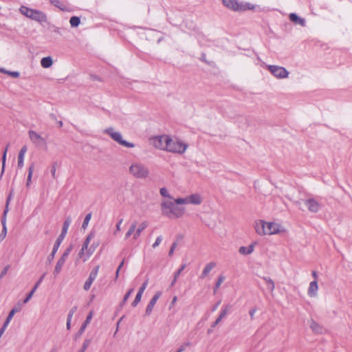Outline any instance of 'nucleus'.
<instances>
[{
    "mask_svg": "<svg viewBox=\"0 0 352 352\" xmlns=\"http://www.w3.org/2000/svg\"><path fill=\"white\" fill-rule=\"evenodd\" d=\"M289 18L292 22L295 24L300 25L302 27H305L306 22L305 19L298 16L296 13H291Z\"/></svg>",
    "mask_w": 352,
    "mask_h": 352,
    "instance_id": "aec40b11",
    "label": "nucleus"
},
{
    "mask_svg": "<svg viewBox=\"0 0 352 352\" xmlns=\"http://www.w3.org/2000/svg\"><path fill=\"white\" fill-rule=\"evenodd\" d=\"M142 296V294H141L140 293H137L135 298L134 300L133 301L131 305L134 307H136L138 305V304L140 302Z\"/></svg>",
    "mask_w": 352,
    "mask_h": 352,
    "instance_id": "4c0bfd02",
    "label": "nucleus"
},
{
    "mask_svg": "<svg viewBox=\"0 0 352 352\" xmlns=\"http://www.w3.org/2000/svg\"><path fill=\"white\" fill-rule=\"evenodd\" d=\"M224 280V277L221 276L219 277L215 285H214V292H216V291L219 289V287L221 286V283L223 282Z\"/></svg>",
    "mask_w": 352,
    "mask_h": 352,
    "instance_id": "58836bf2",
    "label": "nucleus"
},
{
    "mask_svg": "<svg viewBox=\"0 0 352 352\" xmlns=\"http://www.w3.org/2000/svg\"><path fill=\"white\" fill-rule=\"evenodd\" d=\"M91 218V212L88 213L85 216V217L84 219V221H83V223H82V228L84 230H85L87 228L89 222Z\"/></svg>",
    "mask_w": 352,
    "mask_h": 352,
    "instance_id": "c9c22d12",
    "label": "nucleus"
},
{
    "mask_svg": "<svg viewBox=\"0 0 352 352\" xmlns=\"http://www.w3.org/2000/svg\"><path fill=\"white\" fill-rule=\"evenodd\" d=\"M176 199L174 201H163L161 204L162 214L169 219H178L185 211V208L178 206Z\"/></svg>",
    "mask_w": 352,
    "mask_h": 352,
    "instance_id": "f257e3e1",
    "label": "nucleus"
},
{
    "mask_svg": "<svg viewBox=\"0 0 352 352\" xmlns=\"http://www.w3.org/2000/svg\"><path fill=\"white\" fill-rule=\"evenodd\" d=\"M104 133L108 134L115 142L127 148H133L135 146L134 144L124 140L122 134L118 131H115L113 127L105 129Z\"/></svg>",
    "mask_w": 352,
    "mask_h": 352,
    "instance_id": "6e6552de",
    "label": "nucleus"
},
{
    "mask_svg": "<svg viewBox=\"0 0 352 352\" xmlns=\"http://www.w3.org/2000/svg\"><path fill=\"white\" fill-rule=\"evenodd\" d=\"M202 202V198L198 193L192 194L184 198H177L176 203L178 204H194L199 205Z\"/></svg>",
    "mask_w": 352,
    "mask_h": 352,
    "instance_id": "9d476101",
    "label": "nucleus"
},
{
    "mask_svg": "<svg viewBox=\"0 0 352 352\" xmlns=\"http://www.w3.org/2000/svg\"><path fill=\"white\" fill-rule=\"evenodd\" d=\"M56 163L53 164V165L52 166V168H51V173H52V177L54 178H55V177H56Z\"/></svg>",
    "mask_w": 352,
    "mask_h": 352,
    "instance_id": "4d7b16f0",
    "label": "nucleus"
},
{
    "mask_svg": "<svg viewBox=\"0 0 352 352\" xmlns=\"http://www.w3.org/2000/svg\"><path fill=\"white\" fill-rule=\"evenodd\" d=\"M91 342V339H85L84 340V342L81 346V349L78 352H85L88 346H89L90 343Z\"/></svg>",
    "mask_w": 352,
    "mask_h": 352,
    "instance_id": "f704fd0d",
    "label": "nucleus"
},
{
    "mask_svg": "<svg viewBox=\"0 0 352 352\" xmlns=\"http://www.w3.org/2000/svg\"><path fill=\"white\" fill-rule=\"evenodd\" d=\"M24 156L19 155H18V163L17 166L19 168H23L24 165Z\"/></svg>",
    "mask_w": 352,
    "mask_h": 352,
    "instance_id": "79ce46f5",
    "label": "nucleus"
},
{
    "mask_svg": "<svg viewBox=\"0 0 352 352\" xmlns=\"http://www.w3.org/2000/svg\"><path fill=\"white\" fill-rule=\"evenodd\" d=\"M34 168V164L32 163L28 168V178H27V182H26L27 187L30 186V183L32 182V177Z\"/></svg>",
    "mask_w": 352,
    "mask_h": 352,
    "instance_id": "c85d7f7f",
    "label": "nucleus"
},
{
    "mask_svg": "<svg viewBox=\"0 0 352 352\" xmlns=\"http://www.w3.org/2000/svg\"><path fill=\"white\" fill-rule=\"evenodd\" d=\"M190 345V343L189 342H186L177 349V352H183L184 351H185L186 346H189Z\"/></svg>",
    "mask_w": 352,
    "mask_h": 352,
    "instance_id": "3c124183",
    "label": "nucleus"
},
{
    "mask_svg": "<svg viewBox=\"0 0 352 352\" xmlns=\"http://www.w3.org/2000/svg\"><path fill=\"white\" fill-rule=\"evenodd\" d=\"M122 221H123V219H120L118 221V222L117 223L116 226V230H115V232H114V234H115V235H116V234H117V232H120V230H121L120 226H121V224H122Z\"/></svg>",
    "mask_w": 352,
    "mask_h": 352,
    "instance_id": "09e8293b",
    "label": "nucleus"
},
{
    "mask_svg": "<svg viewBox=\"0 0 352 352\" xmlns=\"http://www.w3.org/2000/svg\"><path fill=\"white\" fill-rule=\"evenodd\" d=\"M8 146H7L3 151V156H2V168H1V177H2L3 174L5 170V165H6V154L8 151Z\"/></svg>",
    "mask_w": 352,
    "mask_h": 352,
    "instance_id": "2f4dec72",
    "label": "nucleus"
},
{
    "mask_svg": "<svg viewBox=\"0 0 352 352\" xmlns=\"http://www.w3.org/2000/svg\"><path fill=\"white\" fill-rule=\"evenodd\" d=\"M147 285H148V280H146L143 283L142 285H141V287L139 288L138 291V293H140L141 294H143L144 290L146 289V287H147Z\"/></svg>",
    "mask_w": 352,
    "mask_h": 352,
    "instance_id": "c03bdc74",
    "label": "nucleus"
},
{
    "mask_svg": "<svg viewBox=\"0 0 352 352\" xmlns=\"http://www.w3.org/2000/svg\"><path fill=\"white\" fill-rule=\"evenodd\" d=\"M312 276H313V277L315 279L314 280H317V279H318V274H317V272L316 271H313L312 272Z\"/></svg>",
    "mask_w": 352,
    "mask_h": 352,
    "instance_id": "680f3d73",
    "label": "nucleus"
},
{
    "mask_svg": "<svg viewBox=\"0 0 352 352\" xmlns=\"http://www.w3.org/2000/svg\"><path fill=\"white\" fill-rule=\"evenodd\" d=\"M186 264H183L180 267L179 269L175 272L174 274V276H175V278H178L179 276L180 275V274L182 272V271L186 268Z\"/></svg>",
    "mask_w": 352,
    "mask_h": 352,
    "instance_id": "de8ad7c7",
    "label": "nucleus"
},
{
    "mask_svg": "<svg viewBox=\"0 0 352 352\" xmlns=\"http://www.w3.org/2000/svg\"><path fill=\"white\" fill-rule=\"evenodd\" d=\"M71 222H72V219L69 217H68L65 219V220L63 223V228H62L61 233L56 239V241L55 243L54 244L52 251L47 258V261L49 263H50L53 261L56 253L57 252L61 243L63 242V239L65 237V235L67 232L69 226L71 224Z\"/></svg>",
    "mask_w": 352,
    "mask_h": 352,
    "instance_id": "7ed1b4c3",
    "label": "nucleus"
},
{
    "mask_svg": "<svg viewBox=\"0 0 352 352\" xmlns=\"http://www.w3.org/2000/svg\"><path fill=\"white\" fill-rule=\"evenodd\" d=\"M77 306H74L69 311V314L67 315V318L68 320H72L74 314H75V312L77 311Z\"/></svg>",
    "mask_w": 352,
    "mask_h": 352,
    "instance_id": "a19ab883",
    "label": "nucleus"
},
{
    "mask_svg": "<svg viewBox=\"0 0 352 352\" xmlns=\"http://www.w3.org/2000/svg\"><path fill=\"white\" fill-rule=\"evenodd\" d=\"M137 221H133L131 225L130 226V228H129L128 231L125 234V239H129L132 234L133 235L135 232V228L137 227Z\"/></svg>",
    "mask_w": 352,
    "mask_h": 352,
    "instance_id": "a878e982",
    "label": "nucleus"
},
{
    "mask_svg": "<svg viewBox=\"0 0 352 352\" xmlns=\"http://www.w3.org/2000/svg\"><path fill=\"white\" fill-rule=\"evenodd\" d=\"M187 147L188 145L186 144L177 140H173L170 138V141L168 142L166 151L182 154L186 151Z\"/></svg>",
    "mask_w": 352,
    "mask_h": 352,
    "instance_id": "1a4fd4ad",
    "label": "nucleus"
},
{
    "mask_svg": "<svg viewBox=\"0 0 352 352\" xmlns=\"http://www.w3.org/2000/svg\"><path fill=\"white\" fill-rule=\"evenodd\" d=\"M232 305L230 304L223 305L221 309L220 314L215 321L211 324L212 328H215L228 314L231 313Z\"/></svg>",
    "mask_w": 352,
    "mask_h": 352,
    "instance_id": "4468645a",
    "label": "nucleus"
},
{
    "mask_svg": "<svg viewBox=\"0 0 352 352\" xmlns=\"http://www.w3.org/2000/svg\"><path fill=\"white\" fill-rule=\"evenodd\" d=\"M99 269H100V266L96 265L90 272L89 277L87 279V280L85 281L84 286H83V289L85 291H88L90 289L93 282L96 280V278L98 276Z\"/></svg>",
    "mask_w": 352,
    "mask_h": 352,
    "instance_id": "2eb2a0df",
    "label": "nucleus"
},
{
    "mask_svg": "<svg viewBox=\"0 0 352 352\" xmlns=\"http://www.w3.org/2000/svg\"><path fill=\"white\" fill-rule=\"evenodd\" d=\"M257 309L256 307H254V308H252L250 311H249V314H250V318L251 320H253L254 319V314L256 312Z\"/></svg>",
    "mask_w": 352,
    "mask_h": 352,
    "instance_id": "864d4df0",
    "label": "nucleus"
},
{
    "mask_svg": "<svg viewBox=\"0 0 352 352\" xmlns=\"http://www.w3.org/2000/svg\"><path fill=\"white\" fill-rule=\"evenodd\" d=\"M52 63L53 60L50 56L44 57L41 60V65L43 68H49Z\"/></svg>",
    "mask_w": 352,
    "mask_h": 352,
    "instance_id": "393cba45",
    "label": "nucleus"
},
{
    "mask_svg": "<svg viewBox=\"0 0 352 352\" xmlns=\"http://www.w3.org/2000/svg\"><path fill=\"white\" fill-rule=\"evenodd\" d=\"M19 10L23 15L29 19L39 23H44L47 21L46 15L40 10L32 9L24 6H21Z\"/></svg>",
    "mask_w": 352,
    "mask_h": 352,
    "instance_id": "39448f33",
    "label": "nucleus"
},
{
    "mask_svg": "<svg viewBox=\"0 0 352 352\" xmlns=\"http://www.w3.org/2000/svg\"><path fill=\"white\" fill-rule=\"evenodd\" d=\"M177 244H178L177 241H174L173 243V244H172V245H171V247L170 248V250L168 252V256H171L173 254V252H174L175 248H177Z\"/></svg>",
    "mask_w": 352,
    "mask_h": 352,
    "instance_id": "a18cd8bd",
    "label": "nucleus"
},
{
    "mask_svg": "<svg viewBox=\"0 0 352 352\" xmlns=\"http://www.w3.org/2000/svg\"><path fill=\"white\" fill-rule=\"evenodd\" d=\"M309 326L313 331L318 333L322 332V327L314 320H311Z\"/></svg>",
    "mask_w": 352,
    "mask_h": 352,
    "instance_id": "cd10ccee",
    "label": "nucleus"
},
{
    "mask_svg": "<svg viewBox=\"0 0 352 352\" xmlns=\"http://www.w3.org/2000/svg\"><path fill=\"white\" fill-rule=\"evenodd\" d=\"M129 173L138 179H145L149 175L147 166L142 163H133L129 167Z\"/></svg>",
    "mask_w": 352,
    "mask_h": 352,
    "instance_id": "0eeeda50",
    "label": "nucleus"
},
{
    "mask_svg": "<svg viewBox=\"0 0 352 352\" xmlns=\"http://www.w3.org/2000/svg\"><path fill=\"white\" fill-rule=\"evenodd\" d=\"M162 239H163L162 236L160 235V236H157V239H155V241L152 245L153 248H156L160 244Z\"/></svg>",
    "mask_w": 352,
    "mask_h": 352,
    "instance_id": "49530a36",
    "label": "nucleus"
},
{
    "mask_svg": "<svg viewBox=\"0 0 352 352\" xmlns=\"http://www.w3.org/2000/svg\"><path fill=\"white\" fill-rule=\"evenodd\" d=\"M221 303V301H218L212 308V311H214L217 307H219V305H220Z\"/></svg>",
    "mask_w": 352,
    "mask_h": 352,
    "instance_id": "052dcab7",
    "label": "nucleus"
},
{
    "mask_svg": "<svg viewBox=\"0 0 352 352\" xmlns=\"http://www.w3.org/2000/svg\"><path fill=\"white\" fill-rule=\"evenodd\" d=\"M217 264L215 262H210L204 268L201 275L199 276V278L204 279L206 278L208 274L216 267Z\"/></svg>",
    "mask_w": 352,
    "mask_h": 352,
    "instance_id": "6ab92c4d",
    "label": "nucleus"
},
{
    "mask_svg": "<svg viewBox=\"0 0 352 352\" xmlns=\"http://www.w3.org/2000/svg\"><path fill=\"white\" fill-rule=\"evenodd\" d=\"M321 199L322 198L320 197L309 195L307 198L302 199V202L310 212L317 213L323 207Z\"/></svg>",
    "mask_w": 352,
    "mask_h": 352,
    "instance_id": "423d86ee",
    "label": "nucleus"
},
{
    "mask_svg": "<svg viewBox=\"0 0 352 352\" xmlns=\"http://www.w3.org/2000/svg\"><path fill=\"white\" fill-rule=\"evenodd\" d=\"M10 269V265H6L3 270L1 271L0 274V279L2 278L8 272V270Z\"/></svg>",
    "mask_w": 352,
    "mask_h": 352,
    "instance_id": "8fccbe9b",
    "label": "nucleus"
},
{
    "mask_svg": "<svg viewBox=\"0 0 352 352\" xmlns=\"http://www.w3.org/2000/svg\"><path fill=\"white\" fill-rule=\"evenodd\" d=\"M72 245H69L63 252L61 257L59 258L60 260H62L65 262L67 258L68 257L69 254H70L71 251L72 250Z\"/></svg>",
    "mask_w": 352,
    "mask_h": 352,
    "instance_id": "473e14b6",
    "label": "nucleus"
},
{
    "mask_svg": "<svg viewBox=\"0 0 352 352\" xmlns=\"http://www.w3.org/2000/svg\"><path fill=\"white\" fill-rule=\"evenodd\" d=\"M7 74L14 78H18L20 76V73L19 72L8 71Z\"/></svg>",
    "mask_w": 352,
    "mask_h": 352,
    "instance_id": "603ef678",
    "label": "nucleus"
},
{
    "mask_svg": "<svg viewBox=\"0 0 352 352\" xmlns=\"http://www.w3.org/2000/svg\"><path fill=\"white\" fill-rule=\"evenodd\" d=\"M263 279L265 281L267 284V289L270 292H273L275 288V285L274 281L270 277H263Z\"/></svg>",
    "mask_w": 352,
    "mask_h": 352,
    "instance_id": "c756f323",
    "label": "nucleus"
},
{
    "mask_svg": "<svg viewBox=\"0 0 352 352\" xmlns=\"http://www.w3.org/2000/svg\"><path fill=\"white\" fill-rule=\"evenodd\" d=\"M27 149H28V148H27V146H23L21 148V150H20V151H19V155H21V156H24V157H25V153L27 152Z\"/></svg>",
    "mask_w": 352,
    "mask_h": 352,
    "instance_id": "5fc2aeb1",
    "label": "nucleus"
},
{
    "mask_svg": "<svg viewBox=\"0 0 352 352\" xmlns=\"http://www.w3.org/2000/svg\"><path fill=\"white\" fill-rule=\"evenodd\" d=\"M93 315H94V313L92 311H91L88 315L87 316V318H86V320L84 321V322L82 323V324L81 325V327H80L78 331V333L77 335L76 336V338L78 337V336H81L86 327H87V325L90 323L91 319H92V317H93Z\"/></svg>",
    "mask_w": 352,
    "mask_h": 352,
    "instance_id": "a211bd4d",
    "label": "nucleus"
},
{
    "mask_svg": "<svg viewBox=\"0 0 352 352\" xmlns=\"http://www.w3.org/2000/svg\"><path fill=\"white\" fill-rule=\"evenodd\" d=\"M267 69L277 78H285L289 75L287 70L281 66L271 65L267 66Z\"/></svg>",
    "mask_w": 352,
    "mask_h": 352,
    "instance_id": "f8f14e48",
    "label": "nucleus"
},
{
    "mask_svg": "<svg viewBox=\"0 0 352 352\" xmlns=\"http://www.w3.org/2000/svg\"><path fill=\"white\" fill-rule=\"evenodd\" d=\"M206 54L204 53H202L201 55V58H200V60L204 63H208V61L206 60Z\"/></svg>",
    "mask_w": 352,
    "mask_h": 352,
    "instance_id": "bf43d9fd",
    "label": "nucleus"
},
{
    "mask_svg": "<svg viewBox=\"0 0 352 352\" xmlns=\"http://www.w3.org/2000/svg\"><path fill=\"white\" fill-rule=\"evenodd\" d=\"M177 280V278H175V276H174L173 280H172V282L170 283L171 287H173L175 284Z\"/></svg>",
    "mask_w": 352,
    "mask_h": 352,
    "instance_id": "69168bd1",
    "label": "nucleus"
},
{
    "mask_svg": "<svg viewBox=\"0 0 352 352\" xmlns=\"http://www.w3.org/2000/svg\"><path fill=\"white\" fill-rule=\"evenodd\" d=\"M151 140L153 145L156 148L166 150L167 145L170 141V137L166 135H158L152 138Z\"/></svg>",
    "mask_w": 352,
    "mask_h": 352,
    "instance_id": "9b49d317",
    "label": "nucleus"
},
{
    "mask_svg": "<svg viewBox=\"0 0 352 352\" xmlns=\"http://www.w3.org/2000/svg\"><path fill=\"white\" fill-rule=\"evenodd\" d=\"M8 72V70H6V69L4 68H0V72L1 73H3V74H7V72Z\"/></svg>",
    "mask_w": 352,
    "mask_h": 352,
    "instance_id": "774afa93",
    "label": "nucleus"
},
{
    "mask_svg": "<svg viewBox=\"0 0 352 352\" xmlns=\"http://www.w3.org/2000/svg\"><path fill=\"white\" fill-rule=\"evenodd\" d=\"M177 300V296H174L172 300L171 305H173L176 302Z\"/></svg>",
    "mask_w": 352,
    "mask_h": 352,
    "instance_id": "338daca9",
    "label": "nucleus"
},
{
    "mask_svg": "<svg viewBox=\"0 0 352 352\" xmlns=\"http://www.w3.org/2000/svg\"><path fill=\"white\" fill-rule=\"evenodd\" d=\"M1 223L2 227L6 226V214H3V217L1 218Z\"/></svg>",
    "mask_w": 352,
    "mask_h": 352,
    "instance_id": "13d9d810",
    "label": "nucleus"
},
{
    "mask_svg": "<svg viewBox=\"0 0 352 352\" xmlns=\"http://www.w3.org/2000/svg\"><path fill=\"white\" fill-rule=\"evenodd\" d=\"M133 292V289H130L124 296L123 300L121 302V306H123L125 302L128 300L129 298L131 295V294Z\"/></svg>",
    "mask_w": 352,
    "mask_h": 352,
    "instance_id": "e433bc0d",
    "label": "nucleus"
},
{
    "mask_svg": "<svg viewBox=\"0 0 352 352\" xmlns=\"http://www.w3.org/2000/svg\"><path fill=\"white\" fill-rule=\"evenodd\" d=\"M281 226L274 222H266L263 220L256 223L255 230L257 234L260 235L275 234L280 231Z\"/></svg>",
    "mask_w": 352,
    "mask_h": 352,
    "instance_id": "f03ea898",
    "label": "nucleus"
},
{
    "mask_svg": "<svg viewBox=\"0 0 352 352\" xmlns=\"http://www.w3.org/2000/svg\"><path fill=\"white\" fill-rule=\"evenodd\" d=\"M124 261L123 260L121 263L120 264V265L118 266L117 270H116V279H117L118 278V276H119V272L120 270V269L122 268V267L124 265Z\"/></svg>",
    "mask_w": 352,
    "mask_h": 352,
    "instance_id": "6e6d98bb",
    "label": "nucleus"
},
{
    "mask_svg": "<svg viewBox=\"0 0 352 352\" xmlns=\"http://www.w3.org/2000/svg\"><path fill=\"white\" fill-rule=\"evenodd\" d=\"M160 193L163 197L171 198L170 195L168 193L166 188H161L160 190Z\"/></svg>",
    "mask_w": 352,
    "mask_h": 352,
    "instance_id": "ea45409f",
    "label": "nucleus"
},
{
    "mask_svg": "<svg viewBox=\"0 0 352 352\" xmlns=\"http://www.w3.org/2000/svg\"><path fill=\"white\" fill-rule=\"evenodd\" d=\"M161 295H162V292L158 291L152 297V298L149 301V302L146 308V310H145V314L146 316H149L151 314V312L153 309V307H155L157 300L160 298Z\"/></svg>",
    "mask_w": 352,
    "mask_h": 352,
    "instance_id": "dca6fc26",
    "label": "nucleus"
},
{
    "mask_svg": "<svg viewBox=\"0 0 352 352\" xmlns=\"http://www.w3.org/2000/svg\"><path fill=\"white\" fill-rule=\"evenodd\" d=\"M95 236V232H91L85 239V241L83 242V244L82 245V250H85L88 249V246L89 245V243L91 240Z\"/></svg>",
    "mask_w": 352,
    "mask_h": 352,
    "instance_id": "bb28decb",
    "label": "nucleus"
},
{
    "mask_svg": "<svg viewBox=\"0 0 352 352\" xmlns=\"http://www.w3.org/2000/svg\"><path fill=\"white\" fill-rule=\"evenodd\" d=\"M65 263V262L62 260H58L53 272V274L55 277H56L60 274Z\"/></svg>",
    "mask_w": 352,
    "mask_h": 352,
    "instance_id": "b1692460",
    "label": "nucleus"
},
{
    "mask_svg": "<svg viewBox=\"0 0 352 352\" xmlns=\"http://www.w3.org/2000/svg\"><path fill=\"white\" fill-rule=\"evenodd\" d=\"M318 289L317 280H313L310 283L308 288V295L310 297H315L317 295V291Z\"/></svg>",
    "mask_w": 352,
    "mask_h": 352,
    "instance_id": "412c9836",
    "label": "nucleus"
},
{
    "mask_svg": "<svg viewBox=\"0 0 352 352\" xmlns=\"http://www.w3.org/2000/svg\"><path fill=\"white\" fill-rule=\"evenodd\" d=\"M54 3V6L59 8L63 11L69 12L71 11L70 9H69L67 6H63L64 1H53Z\"/></svg>",
    "mask_w": 352,
    "mask_h": 352,
    "instance_id": "72a5a7b5",
    "label": "nucleus"
},
{
    "mask_svg": "<svg viewBox=\"0 0 352 352\" xmlns=\"http://www.w3.org/2000/svg\"><path fill=\"white\" fill-rule=\"evenodd\" d=\"M46 275V272L43 273V275L39 278V279L37 280V282L36 283V284L34 285V287L32 288V289L30 291V292L27 295V296L25 297V298L23 300V303L25 304L27 303L28 302H29V300L32 298L33 294H34V292H36V290L37 289V288L39 287V285H41V283H42V281L43 280L45 276Z\"/></svg>",
    "mask_w": 352,
    "mask_h": 352,
    "instance_id": "f3484780",
    "label": "nucleus"
},
{
    "mask_svg": "<svg viewBox=\"0 0 352 352\" xmlns=\"http://www.w3.org/2000/svg\"><path fill=\"white\" fill-rule=\"evenodd\" d=\"M148 223L146 221H142L137 228H135V232L133 234V239L136 240L141 234L142 231L146 229L148 226Z\"/></svg>",
    "mask_w": 352,
    "mask_h": 352,
    "instance_id": "4be33fe9",
    "label": "nucleus"
},
{
    "mask_svg": "<svg viewBox=\"0 0 352 352\" xmlns=\"http://www.w3.org/2000/svg\"><path fill=\"white\" fill-rule=\"evenodd\" d=\"M254 250V245L250 244L248 247L241 246L239 249V252L242 255H249L253 252Z\"/></svg>",
    "mask_w": 352,
    "mask_h": 352,
    "instance_id": "5701e85b",
    "label": "nucleus"
},
{
    "mask_svg": "<svg viewBox=\"0 0 352 352\" xmlns=\"http://www.w3.org/2000/svg\"><path fill=\"white\" fill-rule=\"evenodd\" d=\"M54 32L56 33V34H60V28H58V27H56L54 30Z\"/></svg>",
    "mask_w": 352,
    "mask_h": 352,
    "instance_id": "e2e57ef3",
    "label": "nucleus"
},
{
    "mask_svg": "<svg viewBox=\"0 0 352 352\" xmlns=\"http://www.w3.org/2000/svg\"><path fill=\"white\" fill-rule=\"evenodd\" d=\"M223 5L233 11L243 12L248 10H257L258 6L250 3H243V1H222Z\"/></svg>",
    "mask_w": 352,
    "mask_h": 352,
    "instance_id": "20e7f679",
    "label": "nucleus"
},
{
    "mask_svg": "<svg viewBox=\"0 0 352 352\" xmlns=\"http://www.w3.org/2000/svg\"><path fill=\"white\" fill-rule=\"evenodd\" d=\"M28 136L30 141L36 146L47 145V140L39 133L33 130L28 131Z\"/></svg>",
    "mask_w": 352,
    "mask_h": 352,
    "instance_id": "ddd939ff",
    "label": "nucleus"
},
{
    "mask_svg": "<svg viewBox=\"0 0 352 352\" xmlns=\"http://www.w3.org/2000/svg\"><path fill=\"white\" fill-rule=\"evenodd\" d=\"M7 234V227H2V230L0 234V242L2 241L6 236Z\"/></svg>",
    "mask_w": 352,
    "mask_h": 352,
    "instance_id": "37998d69",
    "label": "nucleus"
},
{
    "mask_svg": "<svg viewBox=\"0 0 352 352\" xmlns=\"http://www.w3.org/2000/svg\"><path fill=\"white\" fill-rule=\"evenodd\" d=\"M69 23L72 27H78L80 23V19L78 16H72L69 19Z\"/></svg>",
    "mask_w": 352,
    "mask_h": 352,
    "instance_id": "7c9ffc66",
    "label": "nucleus"
},
{
    "mask_svg": "<svg viewBox=\"0 0 352 352\" xmlns=\"http://www.w3.org/2000/svg\"><path fill=\"white\" fill-rule=\"evenodd\" d=\"M71 321L72 320H68L67 319V329H70V327H71Z\"/></svg>",
    "mask_w": 352,
    "mask_h": 352,
    "instance_id": "0e129e2a",
    "label": "nucleus"
}]
</instances>
